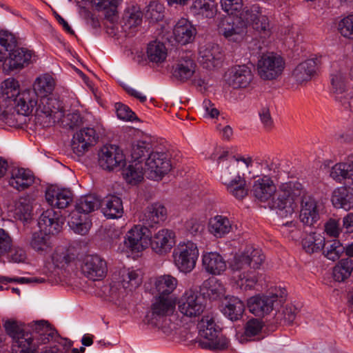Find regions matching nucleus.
<instances>
[{
	"instance_id": "17",
	"label": "nucleus",
	"mask_w": 353,
	"mask_h": 353,
	"mask_svg": "<svg viewBox=\"0 0 353 353\" xmlns=\"http://www.w3.org/2000/svg\"><path fill=\"white\" fill-rule=\"evenodd\" d=\"M81 272L90 279L99 280L106 275V261L97 254L86 256L81 265Z\"/></svg>"
},
{
	"instance_id": "12",
	"label": "nucleus",
	"mask_w": 353,
	"mask_h": 353,
	"mask_svg": "<svg viewBox=\"0 0 353 353\" xmlns=\"http://www.w3.org/2000/svg\"><path fill=\"white\" fill-rule=\"evenodd\" d=\"M219 30L228 40L239 42L243 40L246 31L245 20L242 18V12L239 17L230 14L222 18L219 24Z\"/></svg>"
},
{
	"instance_id": "63",
	"label": "nucleus",
	"mask_w": 353,
	"mask_h": 353,
	"mask_svg": "<svg viewBox=\"0 0 353 353\" xmlns=\"http://www.w3.org/2000/svg\"><path fill=\"white\" fill-rule=\"evenodd\" d=\"M221 3L223 10L230 15L240 11L243 7L242 0H221Z\"/></svg>"
},
{
	"instance_id": "9",
	"label": "nucleus",
	"mask_w": 353,
	"mask_h": 353,
	"mask_svg": "<svg viewBox=\"0 0 353 353\" xmlns=\"http://www.w3.org/2000/svg\"><path fill=\"white\" fill-rule=\"evenodd\" d=\"M284 68V59L274 52L262 54L257 62L258 74L263 80L277 79L282 74Z\"/></svg>"
},
{
	"instance_id": "64",
	"label": "nucleus",
	"mask_w": 353,
	"mask_h": 353,
	"mask_svg": "<svg viewBox=\"0 0 353 353\" xmlns=\"http://www.w3.org/2000/svg\"><path fill=\"white\" fill-rule=\"evenodd\" d=\"M260 120L265 130H270L274 126V121L271 116L270 110L267 107L261 108L259 112Z\"/></svg>"
},
{
	"instance_id": "1",
	"label": "nucleus",
	"mask_w": 353,
	"mask_h": 353,
	"mask_svg": "<svg viewBox=\"0 0 353 353\" xmlns=\"http://www.w3.org/2000/svg\"><path fill=\"white\" fill-rule=\"evenodd\" d=\"M301 204L300 220L307 225H314L319 219L317 203L304 186L297 181L281 183L271 208L281 218L291 217Z\"/></svg>"
},
{
	"instance_id": "2",
	"label": "nucleus",
	"mask_w": 353,
	"mask_h": 353,
	"mask_svg": "<svg viewBox=\"0 0 353 353\" xmlns=\"http://www.w3.org/2000/svg\"><path fill=\"white\" fill-rule=\"evenodd\" d=\"M124 244L132 252H141L149 246L156 254L163 256L170 252L175 245V233L173 230L162 228L151 234L150 230L134 225L126 234Z\"/></svg>"
},
{
	"instance_id": "20",
	"label": "nucleus",
	"mask_w": 353,
	"mask_h": 353,
	"mask_svg": "<svg viewBox=\"0 0 353 353\" xmlns=\"http://www.w3.org/2000/svg\"><path fill=\"white\" fill-rule=\"evenodd\" d=\"M35 92L31 89L21 91L14 99L10 101V105L18 114L28 116L38 106Z\"/></svg>"
},
{
	"instance_id": "33",
	"label": "nucleus",
	"mask_w": 353,
	"mask_h": 353,
	"mask_svg": "<svg viewBox=\"0 0 353 353\" xmlns=\"http://www.w3.org/2000/svg\"><path fill=\"white\" fill-rule=\"evenodd\" d=\"M332 203L336 208L350 210L353 208V189L340 187L335 189L332 195Z\"/></svg>"
},
{
	"instance_id": "31",
	"label": "nucleus",
	"mask_w": 353,
	"mask_h": 353,
	"mask_svg": "<svg viewBox=\"0 0 353 353\" xmlns=\"http://www.w3.org/2000/svg\"><path fill=\"white\" fill-rule=\"evenodd\" d=\"M34 182L32 172L24 168H14L12 170L9 180L10 186L19 191H23L30 187Z\"/></svg>"
},
{
	"instance_id": "37",
	"label": "nucleus",
	"mask_w": 353,
	"mask_h": 353,
	"mask_svg": "<svg viewBox=\"0 0 353 353\" xmlns=\"http://www.w3.org/2000/svg\"><path fill=\"white\" fill-rule=\"evenodd\" d=\"M178 285L177 279L170 274H164L155 278L154 290L157 296H171Z\"/></svg>"
},
{
	"instance_id": "50",
	"label": "nucleus",
	"mask_w": 353,
	"mask_h": 353,
	"mask_svg": "<svg viewBox=\"0 0 353 353\" xmlns=\"http://www.w3.org/2000/svg\"><path fill=\"white\" fill-rule=\"evenodd\" d=\"M122 0H92V3L98 10L105 11V17L111 21L117 14V8L121 4Z\"/></svg>"
},
{
	"instance_id": "48",
	"label": "nucleus",
	"mask_w": 353,
	"mask_h": 353,
	"mask_svg": "<svg viewBox=\"0 0 353 353\" xmlns=\"http://www.w3.org/2000/svg\"><path fill=\"white\" fill-rule=\"evenodd\" d=\"M239 159L236 158L234 155H229L228 151H223L222 154L218 157L217 163L220 164L221 162L223 163L221 169V180L223 181V172L225 170H228L230 173L232 179H234L237 173V167L239 165Z\"/></svg>"
},
{
	"instance_id": "51",
	"label": "nucleus",
	"mask_w": 353,
	"mask_h": 353,
	"mask_svg": "<svg viewBox=\"0 0 353 353\" xmlns=\"http://www.w3.org/2000/svg\"><path fill=\"white\" fill-rule=\"evenodd\" d=\"M33 330L38 334L43 343L49 342L57 336V331L52 328L50 325L45 321H37L34 323Z\"/></svg>"
},
{
	"instance_id": "44",
	"label": "nucleus",
	"mask_w": 353,
	"mask_h": 353,
	"mask_svg": "<svg viewBox=\"0 0 353 353\" xmlns=\"http://www.w3.org/2000/svg\"><path fill=\"white\" fill-rule=\"evenodd\" d=\"M146 53L148 60L157 64L163 63L167 57V49L165 45L157 41H152L148 44Z\"/></svg>"
},
{
	"instance_id": "54",
	"label": "nucleus",
	"mask_w": 353,
	"mask_h": 353,
	"mask_svg": "<svg viewBox=\"0 0 353 353\" xmlns=\"http://www.w3.org/2000/svg\"><path fill=\"white\" fill-rule=\"evenodd\" d=\"M1 90L3 96L8 100V103L21 92L18 81L12 77L8 78L2 82Z\"/></svg>"
},
{
	"instance_id": "41",
	"label": "nucleus",
	"mask_w": 353,
	"mask_h": 353,
	"mask_svg": "<svg viewBox=\"0 0 353 353\" xmlns=\"http://www.w3.org/2000/svg\"><path fill=\"white\" fill-rule=\"evenodd\" d=\"M152 143L150 137H143L132 145L131 156L133 162H141L142 157L152 152Z\"/></svg>"
},
{
	"instance_id": "43",
	"label": "nucleus",
	"mask_w": 353,
	"mask_h": 353,
	"mask_svg": "<svg viewBox=\"0 0 353 353\" xmlns=\"http://www.w3.org/2000/svg\"><path fill=\"white\" fill-rule=\"evenodd\" d=\"M330 175L337 182L341 183L345 180L353 184V168L351 169L345 161L337 163L332 166Z\"/></svg>"
},
{
	"instance_id": "62",
	"label": "nucleus",
	"mask_w": 353,
	"mask_h": 353,
	"mask_svg": "<svg viewBox=\"0 0 353 353\" xmlns=\"http://www.w3.org/2000/svg\"><path fill=\"white\" fill-rule=\"evenodd\" d=\"M32 208L27 199L21 198L17 204V214H20L21 218L27 220L30 218Z\"/></svg>"
},
{
	"instance_id": "6",
	"label": "nucleus",
	"mask_w": 353,
	"mask_h": 353,
	"mask_svg": "<svg viewBox=\"0 0 353 353\" xmlns=\"http://www.w3.org/2000/svg\"><path fill=\"white\" fill-rule=\"evenodd\" d=\"M100 205L99 199L92 194L81 196L76 203L75 209L70 214V226L75 232L85 234L90 229V223L85 221L86 215L97 209Z\"/></svg>"
},
{
	"instance_id": "34",
	"label": "nucleus",
	"mask_w": 353,
	"mask_h": 353,
	"mask_svg": "<svg viewBox=\"0 0 353 353\" xmlns=\"http://www.w3.org/2000/svg\"><path fill=\"white\" fill-rule=\"evenodd\" d=\"M232 225L229 219L225 216L216 215L209 220V232L216 238H222L230 233Z\"/></svg>"
},
{
	"instance_id": "19",
	"label": "nucleus",
	"mask_w": 353,
	"mask_h": 353,
	"mask_svg": "<svg viewBox=\"0 0 353 353\" xmlns=\"http://www.w3.org/2000/svg\"><path fill=\"white\" fill-rule=\"evenodd\" d=\"M253 73L245 65H235L226 74L228 84L234 89L247 88L253 80Z\"/></svg>"
},
{
	"instance_id": "5",
	"label": "nucleus",
	"mask_w": 353,
	"mask_h": 353,
	"mask_svg": "<svg viewBox=\"0 0 353 353\" xmlns=\"http://www.w3.org/2000/svg\"><path fill=\"white\" fill-rule=\"evenodd\" d=\"M200 340L199 345L203 349L223 350L229 345L228 339L221 334V328L211 314L203 316L197 325Z\"/></svg>"
},
{
	"instance_id": "18",
	"label": "nucleus",
	"mask_w": 353,
	"mask_h": 353,
	"mask_svg": "<svg viewBox=\"0 0 353 353\" xmlns=\"http://www.w3.org/2000/svg\"><path fill=\"white\" fill-rule=\"evenodd\" d=\"M98 139L99 135L93 128H84L74 134L72 149L77 156H82Z\"/></svg>"
},
{
	"instance_id": "42",
	"label": "nucleus",
	"mask_w": 353,
	"mask_h": 353,
	"mask_svg": "<svg viewBox=\"0 0 353 353\" xmlns=\"http://www.w3.org/2000/svg\"><path fill=\"white\" fill-rule=\"evenodd\" d=\"M245 310L243 302L237 297L232 296L225 304L223 312L231 321H237L241 318Z\"/></svg>"
},
{
	"instance_id": "11",
	"label": "nucleus",
	"mask_w": 353,
	"mask_h": 353,
	"mask_svg": "<svg viewBox=\"0 0 353 353\" xmlns=\"http://www.w3.org/2000/svg\"><path fill=\"white\" fill-rule=\"evenodd\" d=\"M264 259L265 256L261 250L249 248L244 252L235 255L230 266L234 272H247L252 269H259Z\"/></svg>"
},
{
	"instance_id": "46",
	"label": "nucleus",
	"mask_w": 353,
	"mask_h": 353,
	"mask_svg": "<svg viewBox=\"0 0 353 353\" xmlns=\"http://www.w3.org/2000/svg\"><path fill=\"white\" fill-rule=\"evenodd\" d=\"M353 271V260L343 259L333 268V277L336 281L342 282L348 279Z\"/></svg>"
},
{
	"instance_id": "39",
	"label": "nucleus",
	"mask_w": 353,
	"mask_h": 353,
	"mask_svg": "<svg viewBox=\"0 0 353 353\" xmlns=\"http://www.w3.org/2000/svg\"><path fill=\"white\" fill-rule=\"evenodd\" d=\"M30 245L36 252L43 254L49 252L52 246L50 234L43 232L42 230L32 234Z\"/></svg>"
},
{
	"instance_id": "53",
	"label": "nucleus",
	"mask_w": 353,
	"mask_h": 353,
	"mask_svg": "<svg viewBox=\"0 0 353 353\" xmlns=\"http://www.w3.org/2000/svg\"><path fill=\"white\" fill-rule=\"evenodd\" d=\"M297 308L292 305H287L281 311L275 314V319L277 323L290 325L295 320L297 314Z\"/></svg>"
},
{
	"instance_id": "57",
	"label": "nucleus",
	"mask_w": 353,
	"mask_h": 353,
	"mask_svg": "<svg viewBox=\"0 0 353 353\" xmlns=\"http://www.w3.org/2000/svg\"><path fill=\"white\" fill-rule=\"evenodd\" d=\"M303 248L308 253H313L320 250L326 245L324 239H316L314 234H308L302 240Z\"/></svg>"
},
{
	"instance_id": "59",
	"label": "nucleus",
	"mask_w": 353,
	"mask_h": 353,
	"mask_svg": "<svg viewBox=\"0 0 353 353\" xmlns=\"http://www.w3.org/2000/svg\"><path fill=\"white\" fill-rule=\"evenodd\" d=\"M338 30L344 38L353 41V14H350L339 21Z\"/></svg>"
},
{
	"instance_id": "15",
	"label": "nucleus",
	"mask_w": 353,
	"mask_h": 353,
	"mask_svg": "<svg viewBox=\"0 0 353 353\" xmlns=\"http://www.w3.org/2000/svg\"><path fill=\"white\" fill-rule=\"evenodd\" d=\"M14 45L8 49L6 65L9 70L21 69L35 61V55L32 50L24 48H17V40L14 37Z\"/></svg>"
},
{
	"instance_id": "52",
	"label": "nucleus",
	"mask_w": 353,
	"mask_h": 353,
	"mask_svg": "<svg viewBox=\"0 0 353 353\" xmlns=\"http://www.w3.org/2000/svg\"><path fill=\"white\" fill-rule=\"evenodd\" d=\"M14 35L7 32H0V69L3 67L6 70V59L7 58L8 49H10L14 45Z\"/></svg>"
},
{
	"instance_id": "4",
	"label": "nucleus",
	"mask_w": 353,
	"mask_h": 353,
	"mask_svg": "<svg viewBox=\"0 0 353 353\" xmlns=\"http://www.w3.org/2000/svg\"><path fill=\"white\" fill-rule=\"evenodd\" d=\"M176 301L172 296H156L147 315L148 323L168 336L180 334L181 326L172 322Z\"/></svg>"
},
{
	"instance_id": "38",
	"label": "nucleus",
	"mask_w": 353,
	"mask_h": 353,
	"mask_svg": "<svg viewBox=\"0 0 353 353\" xmlns=\"http://www.w3.org/2000/svg\"><path fill=\"white\" fill-rule=\"evenodd\" d=\"M190 9L193 14L203 18L211 19L216 13V6L212 0H194Z\"/></svg>"
},
{
	"instance_id": "55",
	"label": "nucleus",
	"mask_w": 353,
	"mask_h": 353,
	"mask_svg": "<svg viewBox=\"0 0 353 353\" xmlns=\"http://www.w3.org/2000/svg\"><path fill=\"white\" fill-rule=\"evenodd\" d=\"M258 281L256 273L253 270L243 272L238 275L237 285L243 290H252Z\"/></svg>"
},
{
	"instance_id": "16",
	"label": "nucleus",
	"mask_w": 353,
	"mask_h": 353,
	"mask_svg": "<svg viewBox=\"0 0 353 353\" xmlns=\"http://www.w3.org/2000/svg\"><path fill=\"white\" fill-rule=\"evenodd\" d=\"M125 161L122 150L115 145L104 146L99 154V164L103 170H112L124 165Z\"/></svg>"
},
{
	"instance_id": "58",
	"label": "nucleus",
	"mask_w": 353,
	"mask_h": 353,
	"mask_svg": "<svg viewBox=\"0 0 353 353\" xmlns=\"http://www.w3.org/2000/svg\"><path fill=\"white\" fill-rule=\"evenodd\" d=\"M145 17L153 21H159L164 17V6L159 1H152L147 6Z\"/></svg>"
},
{
	"instance_id": "27",
	"label": "nucleus",
	"mask_w": 353,
	"mask_h": 353,
	"mask_svg": "<svg viewBox=\"0 0 353 353\" xmlns=\"http://www.w3.org/2000/svg\"><path fill=\"white\" fill-rule=\"evenodd\" d=\"M196 34V28L185 18L180 19L175 24L173 29L174 39L182 45L192 42Z\"/></svg>"
},
{
	"instance_id": "61",
	"label": "nucleus",
	"mask_w": 353,
	"mask_h": 353,
	"mask_svg": "<svg viewBox=\"0 0 353 353\" xmlns=\"http://www.w3.org/2000/svg\"><path fill=\"white\" fill-rule=\"evenodd\" d=\"M262 327L261 321L256 319H252L245 325L244 335L246 337L254 336L260 333Z\"/></svg>"
},
{
	"instance_id": "7",
	"label": "nucleus",
	"mask_w": 353,
	"mask_h": 353,
	"mask_svg": "<svg viewBox=\"0 0 353 353\" xmlns=\"http://www.w3.org/2000/svg\"><path fill=\"white\" fill-rule=\"evenodd\" d=\"M199 255L197 245L192 241L180 242L172 252L174 265L181 272L185 274L194 269Z\"/></svg>"
},
{
	"instance_id": "22",
	"label": "nucleus",
	"mask_w": 353,
	"mask_h": 353,
	"mask_svg": "<svg viewBox=\"0 0 353 353\" xmlns=\"http://www.w3.org/2000/svg\"><path fill=\"white\" fill-rule=\"evenodd\" d=\"M242 18L245 20L246 25L250 24L253 28L259 32L269 30L270 23L267 16L263 14L259 5L254 4L242 11Z\"/></svg>"
},
{
	"instance_id": "23",
	"label": "nucleus",
	"mask_w": 353,
	"mask_h": 353,
	"mask_svg": "<svg viewBox=\"0 0 353 353\" xmlns=\"http://www.w3.org/2000/svg\"><path fill=\"white\" fill-rule=\"evenodd\" d=\"M199 61L205 68L211 70L219 65L222 59L219 45L209 43L199 48Z\"/></svg>"
},
{
	"instance_id": "32",
	"label": "nucleus",
	"mask_w": 353,
	"mask_h": 353,
	"mask_svg": "<svg viewBox=\"0 0 353 353\" xmlns=\"http://www.w3.org/2000/svg\"><path fill=\"white\" fill-rule=\"evenodd\" d=\"M143 21V13L140 7L137 5L128 6L122 18V27L126 32L132 30L141 26Z\"/></svg>"
},
{
	"instance_id": "10",
	"label": "nucleus",
	"mask_w": 353,
	"mask_h": 353,
	"mask_svg": "<svg viewBox=\"0 0 353 353\" xmlns=\"http://www.w3.org/2000/svg\"><path fill=\"white\" fill-rule=\"evenodd\" d=\"M178 310L184 316L195 318L200 316L205 309L204 299L196 291H185L177 302Z\"/></svg>"
},
{
	"instance_id": "60",
	"label": "nucleus",
	"mask_w": 353,
	"mask_h": 353,
	"mask_svg": "<svg viewBox=\"0 0 353 353\" xmlns=\"http://www.w3.org/2000/svg\"><path fill=\"white\" fill-rule=\"evenodd\" d=\"M115 109L117 115L121 120L133 121L138 119L135 113L126 105L117 103Z\"/></svg>"
},
{
	"instance_id": "3",
	"label": "nucleus",
	"mask_w": 353,
	"mask_h": 353,
	"mask_svg": "<svg viewBox=\"0 0 353 353\" xmlns=\"http://www.w3.org/2000/svg\"><path fill=\"white\" fill-rule=\"evenodd\" d=\"M54 88L53 78L45 74L36 79L33 89L37 99L40 97V101L36 109V117L44 126H49L59 121L65 114L63 103L54 97H49Z\"/></svg>"
},
{
	"instance_id": "28",
	"label": "nucleus",
	"mask_w": 353,
	"mask_h": 353,
	"mask_svg": "<svg viewBox=\"0 0 353 353\" xmlns=\"http://www.w3.org/2000/svg\"><path fill=\"white\" fill-rule=\"evenodd\" d=\"M63 223L59 214L52 209H48L43 212L38 222L41 230H44L46 232L52 234L59 232Z\"/></svg>"
},
{
	"instance_id": "36",
	"label": "nucleus",
	"mask_w": 353,
	"mask_h": 353,
	"mask_svg": "<svg viewBox=\"0 0 353 353\" xmlns=\"http://www.w3.org/2000/svg\"><path fill=\"white\" fill-rule=\"evenodd\" d=\"M202 262L206 272L212 274H220L226 269L225 260L217 252H209L203 254Z\"/></svg>"
},
{
	"instance_id": "35",
	"label": "nucleus",
	"mask_w": 353,
	"mask_h": 353,
	"mask_svg": "<svg viewBox=\"0 0 353 353\" xmlns=\"http://www.w3.org/2000/svg\"><path fill=\"white\" fill-rule=\"evenodd\" d=\"M102 212L108 219H117L121 217L123 208L121 199L115 195L106 196L101 203Z\"/></svg>"
},
{
	"instance_id": "24",
	"label": "nucleus",
	"mask_w": 353,
	"mask_h": 353,
	"mask_svg": "<svg viewBox=\"0 0 353 353\" xmlns=\"http://www.w3.org/2000/svg\"><path fill=\"white\" fill-rule=\"evenodd\" d=\"M223 183L226 185L228 191L236 199L241 200L248 194L245 179L239 174L232 179L230 173L227 170L223 172Z\"/></svg>"
},
{
	"instance_id": "14",
	"label": "nucleus",
	"mask_w": 353,
	"mask_h": 353,
	"mask_svg": "<svg viewBox=\"0 0 353 353\" xmlns=\"http://www.w3.org/2000/svg\"><path fill=\"white\" fill-rule=\"evenodd\" d=\"M171 168L170 161L167 153L150 152L145 163L144 172L148 179L159 180Z\"/></svg>"
},
{
	"instance_id": "30",
	"label": "nucleus",
	"mask_w": 353,
	"mask_h": 353,
	"mask_svg": "<svg viewBox=\"0 0 353 353\" xmlns=\"http://www.w3.org/2000/svg\"><path fill=\"white\" fill-rule=\"evenodd\" d=\"M46 199L52 207L63 209L72 201V193L65 189L50 187L46 190Z\"/></svg>"
},
{
	"instance_id": "25",
	"label": "nucleus",
	"mask_w": 353,
	"mask_h": 353,
	"mask_svg": "<svg viewBox=\"0 0 353 353\" xmlns=\"http://www.w3.org/2000/svg\"><path fill=\"white\" fill-rule=\"evenodd\" d=\"M252 191L254 196L257 199L261 201H265L268 200L274 193H275L274 196L272 198L273 200L274 198L276 197L278 189H276V187L270 178L267 176H264L263 177L254 181Z\"/></svg>"
},
{
	"instance_id": "13",
	"label": "nucleus",
	"mask_w": 353,
	"mask_h": 353,
	"mask_svg": "<svg viewBox=\"0 0 353 353\" xmlns=\"http://www.w3.org/2000/svg\"><path fill=\"white\" fill-rule=\"evenodd\" d=\"M285 296V291L280 294L271 293L270 295H256L248 300L249 311L257 316H263L273 310L278 302L281 303Z\"/></svg>"
},
{
	"instance_id": "40",
	"label": "nucleus",
	"mask_w": 353,
	"mask_h": 353,
	"mask_svg": "<svg viewBox=\"0 0 353 353\" xmlns=\"http://www.w3.org/2000/svg\"><path fill=\"white\" fill-rule=\"evenodd\" d=\"M75 259L74 253L64 247H58L52 254L51 259L56 268H66Z\"/></svg>"
},
{
	"instance_id": "56",
	"label": "nucleus",
	"mask_w": 353,
	"mask_h": 353,
	"mask_svg": "<svg viewBox=\"0 0 353 353\" xmlns=\"http://www.w3.org/2000/svg\"><path fill=\"white\" fill-rule=\"evenodd\" d=\"M345 251V246L339 240H333L327 243L324 250L325 256L330 260H338Z\"/></svg>"
},
{
	"instance_id": "45",
	"label": "nucleus",
	"mask_w": 353,
	"mask_h": 353,
	"mask_svg": "<svg viewBox=\"0 0 353 353\" xmlns=\"http://www.w3.org/2000/svg\"><path fill=\"white\" fill-rule=\"evenodd\" d=\"M330 82L334 92H343L347 82L345 70L341 67L334 65L330 73Z\"/></svg>"
},
{
	"instance_id": "47",
	"label": "nucleus",
	"mask_w": 353,
	"mask_h": 353,
	"mask_svg": "<svg viewBox=\"0 0 353 353\" xmlns=\"http://www.w3.org/2000/svg\"><path fill=\"white\" fill-rule=\"evenodd\" d=\"M144 168L141 162H133L123 171L126 181L130 184H137L143 179Z\"/></svg>"
},
{
	"instance_id": "26",
	"label": "nucleus",
	"mask_w": 353,
	"mask_h": 353,
	"mask_svg": "<svg viewBox=\"0 0 353 353\" xmlns=\"http://www.w3.org/2000/svg\"><path fill=\"white\" fill-rule=\"evenodd\" d=\"M320 64L321 61L319 58L307 59L295 68L292 75L299 83L310 81L316 74Z\"/></svg>"
},
{
	"instance_id": "29",
	"label": "nucleus",
	"mask_w": 353,
	"mask_h": 353,
	"mask_svg": "<svg viewBox=\"0 0 353 353\" xmlns=\"http://www.w3.org/2000/svg\"><path fill=\"white\" fill-rule=\"evenodd\" d=\"M196 67V65L193 59L188 56H181L173 66L172 76L177 81L185 82L193 76Z\"/></svg>"
},
{
	"instance_id": "8",
	"label": "nucleus",
	"mask_w": 353,
	"mask_h": 353,
	"mask_svg": "<svg viewBox=\"0 0 353 353\" xmlns=\"http://www.w3.org/2000/svg\"><path fill=\"white\" fill-rule=\"evenodd\" d=\"M3 327L13 340V350L19 352L18 353H36L37 344L34 342L33 336L30 333L24 332L17 321L8 320L4 323Z\"/></svg>"
},
{
	"instance_id": "49",
	"label": "nucleus",
	"mask_w": 353,
	"mask_h": 353,
	"mask_svg": "<svg viewBox=\"0 0 353 353\" xmlns=\"http://www.w3.org/2000/svg\"><path fill=\"white\" fill-rule=\"evenodd\" d=\"M121 284L123 288L132 291L142 283L141 274L135 270H123L121 272Z\"/></svg>"
},
{
	"instance_id": "21",
	"label": "nucleus",
	"mask_w": 353,
	"mask_h": 353,
	"mask_svg": "<svg viewBox=\"0 0 353 353\" xmlns=\"http://www.w3.org/2000/svg\"><path fill=\"white\" fill-rule=\"evenodd\" d=\"M167 217L166 208L159 203H153L148 206L139 216V221L142 223L141 228H153L163 222Z\"/></svg>"
}]
</instances>
